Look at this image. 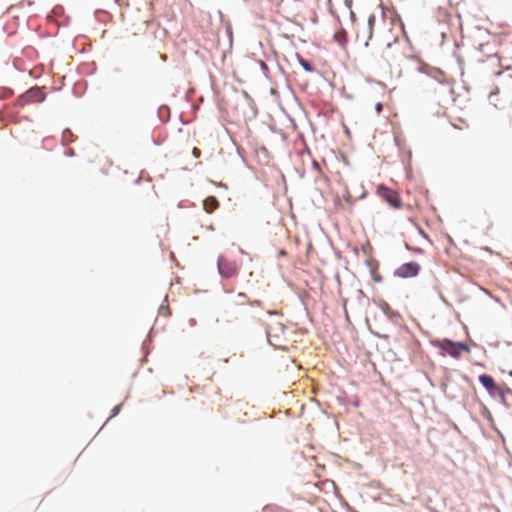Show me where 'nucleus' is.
Here are the masks:
<instances>
[{"mask_svg":"<svg viewBox=\"0 0 512 512\" xmlns=\"http://www.w3.org/2000/svg\"><path fill=\"white\" fill-rule=\"evenodd\" d=\"M260 305V301L250 302L246 294L238 293L230 300L229 309L235 320L248 323L259 320L253 312V307Z\"/></svg>","mask_w":512,"mask_h":512,"instance_id":"f257e3e1","label":"nucleus"},{"mask_svg":"<svg viewBox=\"0 0 512 512\" xmlns=\"http://www.w3.org/2000/svg\"><path fill=\"white\" fill-rule=\"evenodd\" d=\"M436 346L442 351V354H448L453 358H459L463 351L469 353L470 348L462 342H453L449 339H442L436 342Z\"/></svg>","mask_w":512,"mask_h":512,"instance_id":"f03ea898","label":"nucleus"},{"mask_svg":"<svg viewBox=\"0 0 512 512\" xmlns=\"http://www.w3.org/2000/svg\"><path fill=\"white\" fill-rule=\"evenodd\" d=\"M45 93L39 87H32L18 97L17 105L23 107L32 103H40L45 99Z\"/></svg>","mask_w":512,"mask_h":512,"instance_id":"7ed1b4c3","label":"nucleus"},{"mask_svg":"<svg viewBox=\"0 0 512 512\" xmlns=\"http://www.w3.org/2000/svg\"><path fill=\"white\" fill-rule=\"evenodd\" d=\"M218 270L223 277L230 278L237 274L238 264L230 256L222 255L218 259Z\"/></svg>","mask_w":512,"mask_h":512,"instance_id":"20e7f679","label":"nucleus"},{"mask_svg":"<svg viewBox=\"0 0 512 512\" xmlns=\"http://www.w3.org/2000/svg\"><path fill=\"white\" fill-rule=\"evenodd\" d=\"M378 195L383 198L387 203H389L394 208L401 207V200L398 192L385 185H379L377 187Z\"/></svg>","mask_w":512,"mask_h":512,"instance_id":"39448f33","label":"nucleus"},{"mask_svg":"<svg viewBox=\"0 0 512 512\" xmlns=\"http://www.w3.org/2000/svg\"><path fill=\"white\" fill-rule=\"evenodd\" d=\"M420 265L419 263L412 261L408 263L402 264L400 267H398L394 275L400 278H412L416 277L420 272Z\"/></svg>","mask_w":512,"mask_h":512,"instance_id":"423d86ee","label":"nucleus"},{"mask_svg":"<svg viewBox=\"0 0 512 512\" xmlns=\"http://www.w3.org/2000/svg\"><path fill=\"white\" fill-rule=\"evenodd\" d=\"M479 381L491 396L502 395L501 387H499L495 383L494 379L490 375H487V374L480 375Z\"/></svg>","mask_w":512,"mask_h":512,"instance_id":"0eeeda50","label":"nucleus"},{"mask_svg":"<svg viewBox=\"0 0 512 512\" xmlns=\"http://www.w3.org/2000/svg\"><path fill=\"white\" fill-rule=\"evenodd\" d=\"M203 206L207 213H212L219 207V202L214 196H209L204 200Z\"/></svg>","mask_w":512,"mask_h":512,"instance_id":"6e6552de","label":"nucleus"},{"mask_svg":"<svg viewBox=\"0 0 512 512\" xmlns=\"http://www.w3.org/2000/svg\"><path fill=\"white\" fill-rule=\"evenodd\" d=\"M335 42H337L341 47H345L347 44V33L344 29H339L334 33L333 36Z\"/></svg>","mask_w":512,"mask_h":512,"instance_id":"1a4fd4ad","label":"nucleus"},{"mask_svg":"<svg viewBox=\"0 0 512 512\" xmlns=\"http://www.w3.org/2000/svg\"><path fill=\"white\" fill-rule=\"evenodd\" d=\"M365 196L364 191H362L358 196H354L348 189L345 190V193L343 195L345 201L352 205L357 199L363 198Z\"/></svg>","mask_w":512,"mask_h":512,"instance_id":"9d476101","label":"nucleus"},{"mask_svg":"<svg viewBox=\"0 0 512 512\" xmlns=\"http://www.w3.org/2000/svg\"><path fill=\"white\" fill-rule=\"evenodd\" d=\"M13 95V91L6 87H0V100L8 99Z\"/></svg>","mask_w":512,"mask_h":512,"instance_id":"9b49d317","label":"nucleus"},{"mask_svg":"<svg viewBox=\"0 0 512 512\" xmlns=\"http://www.w3.org/2000/svg\"><path fill=\"white\" fill-rule=\"evenodd\" d=\"M298 59H299V62L301 64V66L307 71V72H312L314 70L313 66L307 61L305 60L304 58H302L301 56L298 55Z\"/></svg>","mask_w":512,"mask_h":512,"instance_id":"f8f14e48","label":"nucleus"},{"mask_svg":"<svg viewBox=\"0 0 512 512\" xmlns=\"http://www.w3.org/2000/svg\"><path fill=\"white\" fill-rule=\"evenodd\" d=\"M62 141L65 144L66 143H70V142L73 141V134H72V132L69 129L63 131V133H62Z\"/></svg>","mask_w":512,"mask_h":512,"instance_id":"ddd939ff","label":"nucleus"},{"mask_svg":"<svg viewBox=\"0 0 512 512\" xmlns=\"http://www.w3.org/2000/svg\"><path fill=\"white\" fill-rule=\"evenodd\" d=\"M371 101L374 102L375 112L377 115H379L383 110V101L382 100L374 101V99H371Z\"/></svg>","mask_w":512,"mask_h":512,"instance_id":"4468645a","label":"nucleus"},{"mask_svg":"<svg viewBox=\"0 0 512 512\" xmlns=\"http://www.w3.org/2000/svg\"><path fill=\"white\" fill-rule=\"evenodd\" d=\"M120 409H121V405H116L112 410V414H111L110 418L116 416L119 413Z\"/></svg>","mask_w":512,"mask_h":512,"instance_id":"2eb2a0df","label":"nucleus"},{"mask_svg":"<svg viewBox=\"0 0 512 512\" xmlns=\"http://www.w3.org/2000/svg\"><path fill=\"white\" fill-rule=\"evenodd\" d=\"M192 154L195 158H199L201 156V151L199 148L194 147L192 150Z\"/></svg>","mask_w":512,"mask_h":512,"instance_id":"dca6fc26","label":"nucleus"},{"mask_svg":"<svg viewBox=\"0 0 512 512\" xmlns=\"http://www.w3.org/2000/svg\"><path fill=\"white\" fill-rule=\"evenodd\" d=\"M374 24H375V16L374 15H370L369 19H368V25H369L370 29L373 28Z\"/></svg>","mask_w":512,"mask_h":512,"instance_id":"f3484780","label":"nucleus"},{"mask_svg":"<svg viewBox=\"0 0 512 512\" xmlns=\"http://www.w3.org/2000/svg\"><path fill=\"white\" fill-rule=\"evenodd\" d=\"M159 312L162 314V315H169V309L167 307H163L161 306L160 309H159Z\"/></svg>","mask_w":512,"mask_h":512,"instance_id":"a211bd4d","label":"nucleus"},{"mask_svg":"<svg viewBox=\"0 0 512 512\" xmlns=\"http://www.w3.org/2000/svg\"><path fill=\"white\" fill-rule=\"evenodd\" d=\"M341 208H342V204L340 203V200L337 199V201H336V209L339 210Z\"/></svg>","mask_w":512,"mask_h":512,"instance_id":"6ab92c4d","label":"nucleus"},{"mask_svg":"<svg viewBox=\"0 0 512 512\" xmlns=\"http://www.w3.org/2000/svg\"><path fill=\"white\" fill-rule=\"evenodd\" d=\"M261 66H262V68L267 69V66L264 62H261Z\"/></svg>","mask_w":512,"mask_h":512,"instance_id":"aec40b11","label":"nucleus"}]
</instances>
